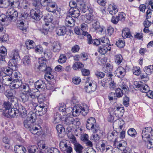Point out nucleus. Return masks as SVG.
<instances>
[{"label":"nucleus","instance_id":"f257e3e1","mask_svg":"<svg viewBox=\"0 0 153 153\" xmlns=\"http://www.w3.org/2000/svg\"><path fill=\"white\" fill-rule=\"evenodd\" d=\"M35 123L30 120L27 119L24 121L23 125L25 127L28 129L31 133L37 135H40L42 133V129L39 125L34 126Z\"/></svg>","mask_w":153,"mask_h":153},{"label":"nucleus","instance_id":"f03ea898","mask_svg":"<svg viewBox=\"0 0 153 153\" xmlns=\"http://www.w3.org/2000/svg\"><path fill=\"white\" fill-rule=\"evenodd\" d=\"M18 16V12L13 8H10L7 11L6 16L2 15L0 16V20L2 22H10L16 20Z\"/></svg>","mask_w":153,"mask_h":153},{"label":"nucleus","instance_id":"7ed1b4c3","mask_svg":"<svg viewBox=\"0 0 153 153\" xmlns=\"http://www.w3.org/2000/svg\"><path fill=\"white\" fill-rule=\"evenodd\" d=\"M11 68H8L6 70V74L10 75L12 80L15 81L19 80L20 79V74L18 71H13V70L16 69V66L15 65H13L12 64L10 65H9Z\"/></svg>","mask_w":153,"mask_h":153},{"label":"nucleus","instance_id":"20e7f679","mask_svg":"<svg viewBox=\"0 0 153 153\" xmlns=\"http://www.w3.org/2000/svg\"><path fill=\"white\" fill-rule=\"evenodd\" d=\"M86 127L87 129L91 131L94 133H96L99 129L98 126L97 125L95 119L91 117L88 119L87 121Z\"/></svg>","mask_w":153,"mask_h":153},{"label":"nucleus","instance_id":"39448f33","mask_svg":"<svg viewBox=\"0 0 153 153\" xmlns=\"http://www.w3.org/2000/svg\"><path fill=\"white\" fill-rule=\"evenodd\" d=\"M11 106H6L4 108L5 111L4 112V115L6 117H9L10 116L12 117H16L18 116V108H12Z\"/></svg>","mask_w":153,"mask_h":153},{"label":"nucleus","instance_id":"423d86ee","mask_svg":"<svg viewBox=\"0 0 153 153\" xmlns=\"http://www.w3.org/2000/svg\"><path fill=\"white\" fill-rule=\"evenodd\" d=\"M97 88V85L95 82L90 79L85 82V90L88 93L94 91Z\"/></svg>","mask_w":153,"mask_h":153},{"label":"nucleus","instance_id":"0eeeda50","mask_svg":"<svg viewBox=\"0 0 153 153\" xmlns=\"http://www.w3.org/2000/svg\"><path fill=\"white\" fill-rule=\"evenodd\" d=\"M152 128L151 127H145L143 130L142 132V136L143 139L146 141V139H149L152 137Z\"/></svg>","mask_w":153,"mask_h":153},{"label":"nucleus","instance_id":"6e6552de","mask_svg":"<svg viewBox=\"0 0 153 153\" xmlns=\"http://www.w3.org/2000/svg\"><path fill=\"white\" fill-rule=\"evenodd\" d=\"M134 85L135 88H139V90L142 92L146 93L149 91V86L141 81H134Z\"/></svg>","mask_w":153,"mask_h":153},{"label":"nucleus","instance_id":"1a4fd4ad","mask_svg":"<svg viewBox=\"0 0 153 153\" xmlns=\"http://www.w3.org/2000/svg\"><path fill=\"white\" fill-rule=\"evenodd\" d=\"M30 14L33 19L37 21L39 20L43 16L42 12L39 9H36L31 10Z\"/></svg>","mask_w":153,"mask_h":153},{"label":"nucleus","instance_id":"9d476101","mask_svg":"<svg viewBox=\"0 0 153 153\" xmlns=\"http://www.w3.org/2000/svg\"><path fill=\"white\" fill-rule=\"evenodd\" d=\"M42 71H44L45 72V78L47 81L51 80V79L53 78V76L51 74L52 69L50 67H47V66L45 68H42V70H40Z\"/></svg>","mask_w":153,"mask_h":153},{"label":"nucleus","instance_id":"9b49d317","mask_svg":"<svg viewBox=\"0 0 153 153\" xmlns=\"http://www.w3.org/2000/svg\"><path fill=\"white\" fill-rule=\"evenodd\" d=\"M46 10L48 12L56 13L59 12L56 3L53 1L45 7Z\"/></svg>","mask_w":153,"mask_h":153},{"label":"nucleus","instance_id":"f8f14e48","mask_svg":"<svg viewBox=\"0 0 153 153\" xmlns=\"http://www.w3.org/2000/svg\"><path fill=\"white\" fill-rule=\"evenodd\" d=\"M62 44L59 42L54 41L51 44V50L53 52L59 53L61 49Z\"/></svg>","mask_w":153,"mask_h":153},{"label":"nucleus","instance_id":"ddd939ff","mask_svg":"<svg viewBox=\"0 0 153 153\" xmlns=\"http://www.w3.org/2000/svg\"><path fill=\"white\" fill-rule=\"evenodd\" d=\"M111 45H101L100 46L98 49V51L101 54L104 55L106 54L108 51H110L111 48Z\"/></svg>","mask_w":153,"mask_h":153},{"label":"nucleus","instance_id":"4468645a","mask_svg":"<svg viewBox=\"0 0 153 153\" xmlns=\"http://www.w3.org/2000/svg\"><path fill=\"white\" fill-rule=\"evenodd\" d=\"M126 73L125 68L122 66L118 67L115 71V76L120 78H123L125 76Z\"/></svg>","mask_w":153,"mask_h":153},{"label":"nucleus","instance_id":"2eb2a0df","mask_svg":"<svg viewBox=\"0 0 153 153\" xmlns=\"http://www.w3.org/2000/svg\"><path fill=\"white\" fill-rule=\"evenodd\" d=\"M27 106H17L18 113H20L22 118H25L27 116Z\"/></svg>","mask_w":153,"mask_h":153},{"label":"nucleus","instance_id":"dca6fc26","mask_svg":"<svg viewBox=\"0 0 153 153\" xmlns=\"http://www.w3.org/2000/svg\"><path fill=\"white\" fill-rule=\"evenodd\" d=\"M55 32L58 36H64L67 32L66 28L64 26L58 27L56 28Z\"/></svg>","mask_w":153,"mask_h":153},{"label":"nucleus","instance_id":"f3484780","mask_svg":"<svg viewBox=\"0 0 153 153\" xmlns=\"http://www.w3.org/2000/svg\"><path fill=\"white\" fill-rule=\"evenodd\" d=\"M65 23L66 26L71 27L74 26L75 21L72 17L70 16H67L65 19Z\"/></svg>","mask_w":153,"mask_h":153},{"label":"nucleus","instance_id":"a211bd4d","mask_svg":"<svg viewBox=\"0 0 153 153\" xmlns=\"http://www.w3.org/2000/svg\"><path fill=\"white\" fill-rule=\"evenodd\" d=\"M9 56L14 60H16L20 58L19 51L18 49H14L9 53Z\"/></svg>","mask_w":153,"mask_h":153},{"label":"nucleus","instance_id":"6ab92c4d","mask_svg":"<svg viewBox=\"0 0 153 153\" xmlns=\"http://www.w3.org/2000/svg\"><path fill=\"white\" fill-rule=\"evenodd\" d=\"M3 84L6 86H8L11 84L12 80V79L10 75H4L1 79Z\"/></svg>","mask_w":153,"mask_h":153},{"label":"nucleus","instance_id":"aec40b11","mask_svg":"<svg viewBox=\"0 0 153 153\" xmlns=\"http://www.w3.org/2000/svg\"><path fill=\"white\" fill-rule=\"evenodd\" d=\"M90 30L93 32L97 31L100 27V24L97 19L92 22Z\"/></svg>","mask_w":153,"mask_h":153},{"label":"nucleus","instance_id":"412c9836","mask_svg":"<svg viewBox=\"0 0 153 153\" xmlns=\"http://www.w3.org/2000/svg\"><path fill=\"white\" fill-rule=\"evenodd\" d=\"M108 10L109 13L112 15L116 14L118 11L117 6L114 4H109Z\"/></svg>","mask_w":153,"mask_h":153},{"label":"nucleus","instance_id":"4be33fe9","mask_svg":"<svg viewBox=\"0 0 153 153\" xmlns=\"http://www.w3.org/2000/svg\"><path fill=\"white\" fill-rule=\"evenodd\" d=\"M113 76V75L111 74H107L106 76L108 77V79L104 78L101 82V85L104 87H107L108 84L110 82L109 78Z\"/></svg>","mask_w":153,"mask_h":153},{"label":"nucleus","instance_id":"5701e85b","mask_svg":"<svg viewBox=\"0 0 153 153\" xmlns=\"http://www.w3.org/2000/svg\"><path fill=\"white\" fill-rule=\"evenodd\" d=\"M7 54V51L6 48L2 46L0 48V61H5V57Z\"/></svg>","mask_w":153,"mask_h":153},{"label":"nucleus","instance_id":"b1692460","mask_svg":"<svg viewBox=\"0 0 153 153\" xmlns=\"http://www.w3.org/2000/svg\"><path fill=\"white\" fill-rule=\"evenodd\" d=\"M71 102V104L72 105H80L79 103L78 100L75 97H73L72 98L71 101L69 100H67L65 102H62L60 104L61 105H66L68 104V102Z\"/></svg>","mask_w":153,"mask_h":153},{"label":"nucleus","instance_id":"393cba45","mask_svg":"<svg viewBox=\"0 0 153 153\" xmlns=\"http://www.w3.org/2000/svg\"><path fill=\"white\" fill-rule=\"evenodd\" d=\"M69 13L72 17L77 18L79 15L80 11L77 8H70Z\"/></svg>","mask_w":153,"mask_h":153},{"label":"nucleus","instance_id":"a878e982","mask_svg":"<svg viewBox=\"0 0 153 153\" xmlns=\"http://www.w3.org/2000/svg\"><path fill=\"white\" fill-rule=\"evenodd\" d=\"M85 18V22L88 24H90L93 22L94 20L97 19L91 13L86 14Z\"/></svg>","mask_w":153,"mask_h":153},{"label":"nucleus","instance_id":"bb28decb","mask_svg":"<svg viewBox=\"0 0 153 153\" xmlns=\"http://www.w3.org/2000/svg\"><path fill=\"white\" fill-rule=\"evenodd\" d=\"M56 128L59 136L60 137H62L64 135L65 131V128L62 125H58L56 126Z\"/></svg>","mask_w":153,"mask_h":153},{"label":"nucleus","instance_id":"cd10ccee","mask_svg":"<svg viewBox=\"0 0 153 153\" xmlns=\"http://www.w3.org/2000/svg\"><path fill=\"white\" fill-rule=\"evenodd\" d=\"M14 150L16 153H25L26 150L22 146L16 145L15 146Z\"/></svg>","mask_w":153,"mask_h":153},{"label":"nucleus","instance_id":"c85d7f7f","mask_svg":"<svg viewBox=\"0 0 153 153\" xmlns=\"http://www.w3.org/2000/svg\"><path fill=\"white\" fill-rule=\"evenodd\" d=\"M17 101L16 99L11 98L9 99L8 100L5 101L4 102L3 105H16V102Z\"/></svg>","mask_w":153,"mask_h":153},{"label":"nucleus","instance_id":"c756f323","mask_svg":"<svg viewBox=\"0 0 153 153\" xmlns=\"http://www.w3.org/2000/svg\"><path fill=\"white\" fill-rule=\"evenodd\" d=\"M37 118V115L35 113L32 111H30L28 114L27 117V119L29 120H30L32 122L35 123Z\"/></svg>","mask_w":153,"mask_h":153},{"label":"nucleus","instance_id":"7c9ffc66","mask_svg":"<svg viewBox=\"0 0 153 153\" xmlns=\"http://www.w3.org/2000/svg\"><path fill=\"white\" fill-rule=\"evenodd\" d=\"M9 6L13 8H16L19 6L20 3L19 0H8Z\"/></svg>","mask_w":153,"mask_h":153},{"label":"nucleus","instance_id":"2f4dec72","mask_svg":"<svg viewBox=\"0 0 153 153\" xmlns=\"http://www.w3.org/2000/svg\"><path fill=\"white\" fill-rule=\"evenodd\" d=\"M130 30L127 28H124L122 31V36L124 38L130 37L131 35L130 33Z\"/></svg>","mask_w":153,"mask_h":153},{"label":"nucleus","instance_id":"473e14b6","mask_svg":"<svg viewBox=\"0 0 153 153\" xmlns=\"http://www.w3.org/2000/svg\"><path fill=\"white\" fill-rule=\"evenodd\" d=\"M74 121V118L71 117H67L63 121L64 125L66 126H69L73 124Z\"/></svg>","mask_w":153,"mask_h":153},{"label":"nucleus","instance_id":"72a5a7b5","mask_svg":"<svg viewBox=\"0 0 153 153\" xmlns=\"http://www.w3.org/2000/svg\"><path fill=\"white\" fill-rule=\"evenodd\" d=\"M39 92L38 91H34L33 90H30L27 93L28 95H29L30 97L32 99L38 97L39 95Z\"/></svg>","mask_w":153,"mask_h":153},{"label":"nucleus","instance_id":"f704fd0d","mask_svg":"<svg viewBox=\"0 0 153 153\" xmlns=\"http://www.w3.org/2000/svg\"><path fill=\"white\" fill-rule=\"evenodd\" d=\"M111 108L112 109L114 113L117 111H119L122 114H123L124 112V109L123 107L113 106L111 107Z\"/></svg>","mask_w":153,"mask_h":153},{"label":"nucleus","instance_id":"c9c22d12","mask_svg":"<svg viewBox=\"0 0 153 153\" xmlns=\"http://www.w3.org/2000/svg\"><path fill=\"white\" fill-rule=\"evenodd\" d=\"M45 83L42 80L37 81L35 83V87L36 88H42L45 86Z\"/></svg>","mask_w":153,"mask_h":153},{"label":"nucleus","instance_id":"e433bc0d","mask_svg":"<svg viewBox=\"0 0 153 153\" xmlns=\"http://www.w3.org/2000/svg\"><path fill=\"white\" fill-rule=\"evenodd\" d=\"M74 149L77 153H82L83 148L78 143H76L74 144Z\"/></svg>","mask_w":153,"mask_h":153},{"label":"nucleus","instance_id":"4c0bfd02","mask_svg":"<svg viewBox=\"0 0 153 153\" xmlns=\"http://www.w3.org/2000/svg\"><path fill=\"white\" fill-rule=\"evenodd\" d=\"M113 69V66L109 63H107L105 67L104 68V72L107 74H111V72L112 71Z\"/></svg>","mask_w":153,"mask_h":153},{"label":"nucleus","instance_id":"58836bf2","mask_svg":"<svg viewBox=\"0 0 153 153\" xmlns=\"http://www.w3.org/2000/svg\"><path fill=\"white\" fill-rule=\"evenodd\" d=\"M23 64L27 66L30 65L31 63L30 57L28 56H25L22 59Z\"/></svg>","mask_w":153,"mask_h":153},{"label":"nucleus","instance_id":"ea45409f","mask_svg":"<svg viewBox=\"0 0 153 153\" xmlns=\"http://www.w3.org/2000/svg\"><path fill=\"white\" fill-rule=\"evenodd\" d=\"M39 65L38 67L39 70H42V68L45 67L46 66L45 61L44 60V58H41L39 60Z\"/></svg>","mask_w":153,"mask_h":153},{"label":"nucleus","instance_id":"a19ab883","mask_svg":"<svg viewBox=\"0 0 153 153\" xmlns=\"http://www.w3.org/2000/svg\"><path fill=\"white\" fill-rule=\"evenodd\" d=\"M72 110L73 114L76 116L78 115L80 113H81L80 106H77V107L76 106H74L72 109Z\"/></svg>","mask_w":153,"mask_h":153},{"label":"nucleus","instance_id":"79ce46f5","mask_svg":"<svg viewBox=\"0 0 153 153\" xmlns=\"http://www.w3.org/2000/svg\"><path fill=\"white\" fill-rule=\"evenodd\" d=\"M144 71L147 75H149L153 72V65H150L144 68Z\"/></svg>","mask_w":153,"mask_h":153},{"label":"nucleus","instance_id":"37998d69","mask_svg":"<svg viewBox=\"0 0 153 153\" xmlns=\"http://www.w3.org/2000/svg\"><path fill=\"white\" fill-rule=\"evenodd\" d=\"M123 57L120 54L116 55L114 56L115 62L117 65H119L122 62Z\"/></svg>","mask_w":153,"mask_h":153},{"label":"nucleus","instance_id":"c03bdc74","mask_svg":"<svg viewBox=\"0 0 153 153\" xmlns=\"http://www.w3.org/2000/svg\"><path fill=\"white\" fill-rule=\"evenodd\" d=\"M80 107L81 113L83 115L85 116L88 111V106H80Z\"/></svg>","mask_w":153,"mask_h":153},{"label":"nucleus","instance_id":"a18cd8bd","mask_svg":"<svg viewBox=\"0 0 153 153\" xmlns=\"http://www.w3.org/2000/svg\"><path fill=\"white\" fill-rule=\"evenodd\" d=\"M84 66L83 64L80 62H77L74 64L72 66L74 70L82 68Z\"/></svg>","mask_w":153,"mask_h":153},{"label":"nucleus","instance_id":"49530a36","mask_svg":"<svg viewBox=\"0 0 153 153\" xmlns=\"http://www.w3.org/2000/svg\"><path fill=\"white\" fill-rule=\"evenodd\" d=\"M34 42L33 41L29 40L28 41H26L25 42V44L26 47L28 49H30L34 48Z\"/></svg>","mask_w":153,"mask_h":153},{"label":"nucleus","instance_id":"de8ad7c7","mask_svg":"<svg viewBox=\"0 0 153 153\" xmlns=\"http://www.w3.org/2000/svg\"><path fill=\"white\" fill-rule=\"evenodd\" d=\"M127 133L129 135L133 137H136L137 136V132L134 128H130L129 129Z\"/></svg>","mask_w":153,"mask_h":153},{"label":"nucleus","instance_id":"09e8293b","mask_svg":"<svg viewBox=\"0 0 153 153\" xmlns=\"http://www.w3.org/2000/svg\"><path fill=\"white\" fill-rule=\"evenodd\" d=\"M66 142L65 140H62L60 142L59 144V147L62 150H65V148L67 147Z\"/></svg>","mask_w":153,"mask_h":153},{"label":"nucleus","instance_id":"8fccbe9b","mask_svg":"<svg viewBox=\"0 0 153 153\" xmlns=\"http://www.w3.org/2000/svg\"><path fill=\"white\" fill-rule=\"evenodd\" d=\"M110 82L109 84V88L111 90L115 89L116 87V84L114 83V80L112 79L111 77L109 78Z\"/></svg>","mask_w":153,"mask_h":153},{"label":"nucleus","instance_id":"3c124183","mask_svg":"<svg viewBox=\"0 0 153 153\" xmlns=\"http://www.w3.org/2000/svg\"><path fill=\"white\" fill-rule=\"evenodd\" d=\"M67 60V57L65 54H61L59 58L58 59V62L59 63H65Z\"/></svg>","mask_w":153,"mask_h":153},{"label":"nucleus","instance_id":"603ef678","mask_svg":"<svg viewBox=\"0 0 153 153\" xmlns=\"http://www.w3.org/2000/svg\"><path fill=\"white\" fill-rule=\"evenodd\" d=\"M14 82L15 84H13V86L15 88H18L19 87L21 86L22 87V81L20 79L19 80H16L15 81H14Z\"/></svg>","mask_w":153,"mask_h":153},{"label":"nucleus","instance_id":"864d4df0","mask_svg":"<svg viewBox=\"0 0 153 153\" xmlns=\"http://www.w3.org/2000/svg\"><path fill=\"white\" fill-rule=\"evenodd\" d=\"M116 44L120 48H122L125 46V42L123 39H119L116 42Z\"/></svg>","mask_w":153,"mask_h":153},{"label":"nucleus","instance_id":"5fc2aeb1","mask_svg":"<svg viewBox=\"0 0 153 153\" xmlns=\"http://www.w3.org/2000/svg\"><path fill=\"white\" fill-rule=\"evenodd\" d=\"M9 6L8 0H0V7L6 8Z\"/></svg>","mask_w":153,"mask_h":153},{"label":"nucleus","instance_id":"6e6d98bb","mask_svg":"<svg viewBox=\"0 0 153 153\" xmlns=\"http://www.w3.org/2000/svg\"><path fill=\"white\" fill-rule=\"evenodd\" d=\"M82 34L85 36L87 37L88 43L91 44V39H92V37L88 33L86 32V31H84L82 32Z\"/></svg>","mask_w":153,"mask_h":153},{"label":"nucleus","instance_id":"4d7b16f0","mask_svg":"<svg viewBox=\"0 0 153 153\" xmlns=\"http://www.w3.org/2000/svg\"><path fill=\"white\" fill-rule=\"evenodd\" d=\"M58 108L59 111L62 112L65 114L66 113L69 112V108H66V106H59Z\"/></svg>","mask_w":153,"mask_h":153},{"label":"nucleus","instance_id":"13d9d810","mask_svg":"<svg viewBox=\"0 0 153 153\" xmlns=\"http://www.w3.org/2000/svg\"><path fill=\"white\" fill-rule=\"evenodd\" d=\"M117 133L116 131H114L111 133H109L108 134L107 138L110 140L114 139V138L117 135Z\"/></svg>","mask_w":153,"mask_h":153},{"label":"nucleus","instance_id":"bf43d9fd","mask_svg":"<svg viewBox=\"0 0 153 153\" xmlns=\"http://www.w3.org/2000/svg\"><path fill=\"white\" fill-rule=\"evenodd\" d=\"M110 145H108L107 142L106 141H104L102 143L101 145V150L102 152H103L106 148H108L109 146Z\"/></svg>","mask_w":153,"mask_h":153},{"label":"nucleus","instance_id":"052dcab7","mask_svg":"<svg viewBox=\"0 0 153 153\" xmlns=\"http://www.w3.org/2000/svg\"><path fill=\"white\" fill-rule=\"evenodd\" d=\"M123 91L122 90L121 88H118L115 91V93L116 97H122L123 95Z\"/></svg>","mask_w":153,"mask_h":153},{"label":"nucleus","instance_id":"680f3d73","mask_svg":"<svg viewBox=\"0 0 153 153\" xmlns=\"http://www.w3.org/2000/svg\"><path fill=\"white\" fill-rule=\"evenodd\" d=\"M21 96L22 101L23 102L27 101L29 98V96L27 93L25 94L23 93L21 94Z\"/></svg>","mask_w":153,"mask_h":153},{"label":"nucleus","instance_id":"e2e57ef3","mask_svg":"<svg viewBox=\"0 0 153 153\" xmlns=\"http://www.w3.org/2000/svg\"><path fill=\"white\" fill-rule=\"evenodd\" d=\"M119 85L122 89V90L124 91L126 93L128 90V88L124 82H120Z\"/></svg>","mask_w":153,"mask_h":153},{"label":"nucleus","instance_id":"0e129e2a","mask_svg":"<svg viewBox=\"0 0 153 153\" xmlns=\"http://www.w3.org/2000/svg\"><path fill=\"white\" fill-rule=\"evenodd\" d=\"M24 23L22 21H18L17 23V27L20 29L22 30H25V27H24Z\"/></svg>","mask_w":153,"mask_h":153},{"label":"nucleus","instance_id":"69168bd1","mask_svg":"<svg viewBox=\"0 0 153 153\" xmlns=\"http://www.w3.org/2000/svg\"><path fill=\"white\" fill-rule=\"evenodd\" d=\"M52 1V0H42L41 4L42 6L45 7Z\"/></svg>","mask_w":153,"mask_h":153},{"label":"nucleus","instance_id":"338daca9","mask_svg":"<svg viewBox=\"0 0 153 153\" xmlns=\"http://www.w3.org/2000/svg\"><path fill=\"white\" fill-rule=\"evenodd\" d=\"M95 75L98 78H102L105 76V74L103 72L97 71L95 72Z\"/></svg>","mask_w":153,"mask_h":153},{"label":"nucleus","instance_id":"774afa93","mask_svg":"<svg viewBox=\"0 0 153 153\" xmlns=\"http://www.w3.org/2000/svg\"><path fill=\"white\" fill-rule=\"evenodd\" d=\"M133 74L136 75H139L141 73V71L140 68L137 67H134L132 70Z\"/></svg>","mask_w":153,"mask_h":153}]
</instances>
